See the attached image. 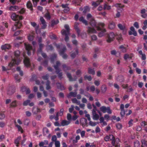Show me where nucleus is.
<instances>
[{
	"label": "nucleus",
	"mask_w": 147,
	"mask_h": 147,
	"mask_svg": "<svg viewBox=\"0 0 147 147\" xmlns=\"http://www.w3.org/2000/svg\"><path fill=\"white\" fill-rule=\"evenodd\" d=\"M35 34L33 32H31L28 36V39L30 41H32L33 40Z\"/></svg>",
	"instance_id": "15"
},
{
	"label": "nucleus",
	"mask_w": 147,
	"mask_h": 147,
	"mask_svg": "<svg viewBox=\"0 0 147 147\" xmlns=\"http://www.w3.org/2000/svg\"><path fill=\"white\" fill-rule=\"evenodd\" d=\"M5 115L3 112H0V119H2L5 118Z\"/></svg>",
	"instance_id": "48"
},
{
	"label": "nucleus",
	"mask_w": 147,
	"mask_h": 147,
	"mask_svg": "<svg viewBox=\"0 0 147 147\" xmlns=\"http://www.w3.org/2000/svg\"><path fill=\"white\" fill-rule=\"evenodd\" d=\"M15 89L12 87H9L7 91V94H11L14 92Z\"/></svg>",
	"instance_id": "21"
},
{
	"label": "nucleus",
	"mask_w": 147,
	"mask_h": 147,
	"mask_svg": "<svg viewBox=\"0 0 147 147\" xmlns=\"http://www.w3.org/2000/svg\"><path fill=\"white\" fill-rule=\"evenodd\" d=\"M19 9V7L17 6H11L9 8V10L10 11H16Z\"/></svg>",
	"instance_id": "19"
},
{
	"label": "nucleus",
	"mask_w": 147,
	"mask_h": 147,
	"mask_svg": "<svg viewBox=\"0 0 147 147\" xmlns=\"http://www.w3.org/2000/svg\"><path fill=\"white\" fill-rule=\"evenodd\" d=\"M120 50L122 52L125 53L126 52L127 49L125 45H121L119 47Z\"/></svg>",
	"instance_id": "13"
},
{
	"label": "nucleus",
	"mask_w": 147,
	"mask_h": 147,
	"mask_svg": "<svg viewBox=\"0 0 147 147\" xmlns=\"http://www.w3.org/2000/svg\"><path fill=\"white\" fill-rule=\"evenodd\" d=\"M20 54V51L18 50H17L15 52L14 55L16 57H18L19 56Z\"/></svg>",
	"instance_id": "57"
},
{
	"label": "nucleus",
	"mask_w": 147,
	"mask_h": 147,
	"mask_svg": "<svg viewBox=\"0 0 147 147\" xmlns=\"http://www.w3.org/2000/svg\"><path fill=\"white\" fill-rule=\"evenodd\" d=\"M115 36V35L113 32H111L107 35V41L108 42H110L113 41Z\"/></svg>",
	"instance_id": "6"
},
{
	"label": "nucleus",
	"mask_w": 147,
	"mask_h": 147,
	"mask_svg": "<svg viewBox=\"0 0 147 147\" xmlns=\"http://www.w3.org/2000/svg\"><path fill=\"white\" fill-rule=\"evenodd\" d=\"M100 111H102L104 113L107 112L109 114H111L112 113V111L110 109L109 107H106L104 106H102L100 108Z\"/></svg>",
	"instance_id": "4"
},
{
	"label": "nucleus",
	"mask_w": 147,
	"mask_h": 147,
	"mask_svg": "<svg viewBox=\"0 0 147 147\" xmlns=\"http://www.w3.org/2000/svg\"><path fill=\"white\" fill-rule=\"evenodd\" d=\"M88 72L89 73L93 75L95 74L94 71L93 69L90 68L88 69Z\"/></svg>",
	"instance_id": "49"
},
{
	"label": "nucleus",
	"mask_w": 147,
	"mask_h": 147,
	"mask_svg": "<svg viewBox=\"0 0 147 147\" xmlns=\"http://www.w3.org/2000/svg\"><path fill=\"white\" fill-rule=\"evenodd\" d=\"M40 20L42 24V28L43 29L45 28L46 26L47 25L45 20L43 17H41L40 18Z\"/></svg>",
	"instance_id": "14"
},
{
	"label": "nucleus",
	"mask_w": 147,
	"mask_h": 147,
	"mask_svg": "<svg viewBox=\"0 0 147 147\" xmlns=\"http://www.w3.org/2000/svg\"><path fill=\"white\" fill-rule=\"evenodd\" d=\"M94 27H88L87 30V32L89 34L95 33L97 32L96 30L94 28Z\"/></svg>",
	"instance_id": "8"
},
{
	"label": "nucleus",
	"mask_w": 147,
	"mask_h": 147,
	"mask_svg": "<svg viewBox=\"0 0 147 147\" xmlns=\"http://www.w3.org/2000/svg\"><path fill=\"white\" fill-rule=\"evenodd\" d=\"M25 11V9L24 8H22L20 11H18V13L22 14L24 13Z\"/></svg>",
	"instance_id": "62"
},
{
	"label": "nucleus",
	"mask_w": 147,
	"mask_h": 147,
	"mask_svg": "<svg viewBox=\"0 0 147 147\" xmlns=\"http://www.w3.org/2000/svg\"><path fill=\"white\" fill-rule=\"evenodd\" d=\"M67 75L68 78H69L70 81H75L77 79V77L76 76H75L74 78H72L71 77V74L69 73H67Z\"/></svg>",
	"instance_id": "18"
},
{
	"label": "nucleus",
	"mask_w": 147,
	"mask_h": 147,
	"mask_svg": "<svg viewBox=\"0 0 147 147\" xmlns=\"http://www.w3.org/2000/svg\"><path fill=\"white\" fill-rule=\"evenodd\" d=\"M93 115V119L95 120H98L99 117V115L98 114L96 113H94Z\"/></svg>",
	"instance_id": "31"
},
{
	"label": "nucleus",
	"mask_w": 147,
	"mask_h": 147,
	"mask_svg": "<svg viewBox=\"0 0 147 147\" xmlns=\"http://www.w3.org/2000/svg\"><path fill=\"white\" fill-rule=\"evenodd\" d=\"M118 26L119 28L121 30H124L125 28V26L121 24H119L118 25Z\"/></svg>",
	"instance_id": "42"
},
{
	"label": "nucleus",
	"mask_w": 147,
	"mask_h": 147,
	"mask_svg": "<svg viewBox=\"0 0 147 147\" xmlns=\"http://www.w3.org/2000/svg\"><path fill=\"white\" fill-rule=\"evenodd\" d=\"M24 62L25 65L27 67L29 66L30 65L29 59L27 57L25 56L24 55Z\"/></svg>",
	"instance_id": "12"
},
{
	"label": "nucleus",
	"mask_w": 147,
	"mask_h": 147,
	"mask_svg": "<svg viewBox=\"0 0 147 147\" xmlns=\"http://www.w3.org/2000/svg\"><path fill=\"white\" fill-rule=\"evenodd\" d=\"M25 47L26 50L27 51V53L28 55H30L31 54V52L30 51L32 49V46L28 44L25 43Z\"/></svg>",
	"instance_id": "7"
},
{
	"label": "nucleus",
	"mask_w": 147,
	"mask_h": 147,
	"mask_svg": "<svg viewBox=\"0 0 147 147\" xmlns=\"http://www.w3.org/2000/svg\"><path fill=\"white\" fill-rule=\"evenodd\" d=\"M64 28L66 30L63 29L61 31V33L62 35H65V40L66 42H67L69 40V38L68 36L70 34V28L68 25L66 24L64 26Z\"/></svg>",
	"instance_id": "1"
},
{
	"label": "nucleus",
	"mask_w": 147,
	"mask_h": 147,
	"mask_svg": "<svg viewBox=\"0 0 147 147\" xmlns=\"http://www.w3.org/2000/svg\"><path fill=\"white\" fill-rule=\"evenodd\" d=\"M15 24V25H16L17 28H20L22 26L21 23L19 21L16 22Z\"/></svg>",
	"instance_id": "45"
},
{
	"label": "nucleus",
	"mask_w": 147,
	"mask_h": 147,
	"mask_svg": "<svg viewBox=\"0 0 147 147\" xmlns=\"http://www.w3.org/2000/svg\"><path fill=\"white\" fill-rule=\"evenodd\" d=\"M31 25L34 28H35V30L37 31V30L38 29L39 26L37 25V24L35 22H30Z\"/></svg>",
	"instance_id": "23"
},
{
	"label": "nucleus",
	"mask_w": 147,
	"mask_h": 147,
	"mask_svg": "<svg viewBox=\"0 0 147 147\" xmlns=\"http://www.w3.org/2000/svg\"><path fill=\"white\" fill-rule=\"evenodd\" d=\"M16 126L18 128V131H20L21 133H22L23 132V131L20 126L17 124H16Z\"/></svg>",
	"instance_id": "41"
},
{
	"label": "nucleus",
	"mask_w": 147,
	"mask_h": 147,
	"mask_svg": "<svg viewBox=\"0 0 147 147\" xmlns=\"http://www.w3.org/2000/svg\"><path fill=\"white\" fill-rule=\"evenodd\" d=\"M21 138V137L20 136L18 137L15 140V143L16 144L17 146H18V144H19V141Z\"/></svg>",
	"instance_id": "30"
},
{
	"label": "nucleus",
	"mask_w": 147,
	"mask_h": 147,
	"mask_svg": "<svg viewBox=\"0 0 147 147\" xmlns=\"http://www.w3.org/2000/svg\"><path fill=\"white\" fill-rule=\"evenodd\" d=\"M63 68L64 71H66L67 70H68L70 69L69 67H67L65 65H63Z\"/></svg>",
	"instance_id": "50"
},
{
	"label": "nucleus",
	"mask_w": 147,
	"mask_h": 147,
	"mask_svg": "<svg viewBox=\"0 0 147 147\" xmlns=\"http://www.w3.org/2000/svg\"><path fill=\"white\" fill-rule=\"evenodd\" d=\"M11 106L12 107H14L17 106L16 101V100L13 102L11 104Z\"/></svg>",
	"instance_id": "61"
},
{
	"label": "nucleus",
	"mask_w": 147,
	"mask_h": 147,
	"mask_svg": "<svg viewBox=\"0 0 147 147\" xmlns=\"http://www.w3.org/2000/svg\"><path fill=\"white\" fill-rule=\"evenodd\" d=\"M26 6L30 10H33L32 4L30 1H28L27 2Z\"/></svg>",
	"instance_id": "27"
},
{
	"label": "nucleus",
	"mask_w": 147,
	"mask_h": 147,
	"mask_svg": "<svg viewBox=\"0 0 147 147\" xmlns=\"http://www.w3.org/2000/svg\"><path fill=\"white\" fill-rule=\"evenodd\" d=\"M71 100L72 102L74 103H76L78 105L80 104V101L78 100L76 98H73Z\"/></svg>",
	"instance_id": "32"
},
{
	"label": "nucleus",
	"mask_w": 147,
	"mask_h": 147,
	"mask_svg": "<svg viewBox=\"0 0 147 147\" xmlns=\"http://www.w3.org/2000/svg\"><path fill=\"white\" fill-rule=\"evenodd\" d=\"M78 24L77 23H76L74 24V28L78 33L79 32V30L78 27Z\"/></svg>",
	"instance_id": "47"
},
{
	"label": "nucleus",
	"mask_w": 147,
	"mask_h": 147,
	"mask_svg": "<svg viewBox=\"0 0 147 147\" xmlns=\"http://www.w3.org/2000/svg\"><path fill=\"white\" fill-rule=\"evenodd\" d=\"M54 144L55 147H60V142L59 141H55Z\"/></svg>",
	"instance_id": "43"
},
{
	"label": "nucleus",
	"mask_w": 147,
	"mask_h": 147,
	"mask_svg": "<svg viewBox=\"0 0 147 147\" xmlns=\"http://www.w3.org/2000/svg\"><path fill=\"white\" fill-rule=\"evenodd\" d=\"M143 24L142 28L144 30H145L147 28V20H145L143 22Z\"/></svg>",
	"instance_id": "33"
},
{
	"label": "nucleus",
	"mask_w": 147,
	"mask_h": 147,
	"mask_svg": "<svg viewBox=\"0 0 147 147\" xmlns=\"http://www.w3.org/2000/svg\"><path fill=\"white\" fill-rule=\"evenodd\" d=\"M79 20L80 21L82 22L85 25H88V24L87 21L84 19L83 17L82 16L80 17L79 19Z\"/></svg>",
	"instance_id": "26"
},
{
	"label": "nucleus",
	"mask_w": 147,
	"mask_h": 147,
	"mask_svg": "<svg viewBox=\"0 0 147 147\" xmlns=\"http://www.w3.org/2000/svg\"><path fill=\"white\" fill-rule=\"evenodd\" d=\"M95 100L96 101L95 102L96 105L98 107H100L101 106V104L98 101V99L97 98H96Z\"/></svg>",
	"instance_id": "39"
},
{
	"label": "nucleus",
	"mask_w": 147,
	"mask_h": 147,
	"mask_svg": "<svg viewBox=\"0 0 147 147\" xmlns=\"http://www.w3.org/2000/svg\"><path fill=\"white\" fill-rule=\"evenodd\" d=\"M130 31L129 32V34L131 35L133 34L134 36H136L137 33L135 31L134 28L133 26H131L130 28Z\"/></svg>",
	"instance_id": "9"
},
{
	"label": "nucleus",
	"mask_w": 147,
	"mask_h": 147,
	"mask_svg": "<svg viewBox=\"0 0 147 147\" xmlns=\"http://www.w3.org/2000/svg\"><path fill=\"white\" fill-rule=\"evenodd\" d=\"M84 78L85 80L87 79L89 81H90L92 80V78L90 76H85Z\"/></svg>",
	"instance_id": "60"
},
{
	"label": "nucleus",
	"mask_w": 147,
	"mask_h": 147,
	"mask_svg": "<svg viewBox=\"0 0 147 147\" xmlns=\"http://www.w3.org/2000/svg\"><path fill=\"white\" fill-rule=\"evenodd\" d=\"M104 140L106 142L109 141V140L112 141V145L116 147H118V145L115 143V138L112 135H110L109 136L107 135L104 138Z\"/></svg>",
	"instance_id": "3"
},
{
	"label": "nucleus",
	"mask_w": 147,
	"mask_h": 147,
	"mask_svg": "<svg viewBox=\"0 0 147 147\" xmlns=\"http://www.w3.org/2000/svg\"><path fill=\"white\" fill-rule=\"evenodd\" d=\"M86 18L87 20H89L90 21L94 19L92 15L90 13L88 14L87 15Z\"/></svg>",
	"instance_id": "37"
},
{
	"label": "nucleus",
	"mask_w": 147,
	"mask_h": 147,
	"mask_svg": "<svg viewBox=\"0 0 147 147\" xmlns=\"http://www.w3.org/2000/svg\"><path fill=\"white\" fill-rule=\"evenodd\" d=\"M11 18L14 21L22 20L23 19V17L22 16L17 15L15 13H13L12 14Z\"/></svg>",
	"instance_id": "5"
},
{
	"label": "nucleus",
	"mask_w": 147,
	"mask_h": 147,
	"mask_svg": "<svg viewBox=\"0 0 147 147\" xmlns=\"http://www.w3.org/2000/svg\"><path fill=\"white\" fill-rule=\"evenodd\" d=\"M77 94V92H71L67 95V97H69L70 96H71L74 97H75L76 96Z\"/></svg>",
	"instance_id": "29"
},
{
	"label": "nucleus",
	"mask_w": 147,
	"mask_h": 147,
	"mask_svg": "<svg viewBox=\"0 0 147 147\" xmlns=\"http://www.w3.org/2000/svg\"><path fill=\"white\" fill-rule=\"evenodd\" d=\"M30 101L29 100H27L24 102L23 103V105L24 106H26L28 105V103H30Z\"/></svg>",
	"instance_id": "63"
},
{
	"label": "nucleus",
	"mask_w": 147,
	"mask_h": 147,
	"mask_svg": "<svg viewBox=\"0 0 147 147\" xmlns=\"http://www.w3.org/2000/svg\"><path fill=\"white\" fill-rule=\"evenodd\" d=\"M90 24L92 27H95L97 30H100V27H103L105 26L104 24L102 23H99L97 25L94 19L90 21Z\"/></svg>",
	"instance_id": "2"
},
{
	"label": "nucleus",
	"mask_w": 147,
	"mask_h": 147,
	"mask_svg": "<svg viewBox=\"0 0 147 147\" xmlns=\"http://www.w3.org/2000/svg\"><path fill=\"white\" fill-rule=\"evenodd\" d=\"M100 82L99 80H95L94 81V83L96 86H98L100 84Z\"/></svg>",
	"instance_id": "64"
},
{
	"label": "nucleus",
	"mask_w": 147,
	"mask_h": 147,
	"mask_svg": "<svg viewBox=\"0 0 147 147\" xmlns=\"http://www.w3.org/2000/svg\"><path fill=\"white\" fill-rule=\"evenodd\" d=\"M111 6L109 5H107V4H105L104 5V9H107L109 10L111 9Z\"/></svg>",
	"instance_id": "53"
},
{
	"label": "nucleus",
	"mask_w": 147,
	"mask_h": 147,
	"mask_svg": "<svg viewBox=\"0 0 147 147\" xmlns=\"http://www.w3.org/2000/svg\"><path fill=\"white\" fill-rule=\"evenodd\" d=\"M103 27H100V30H101V32L99 33L98 36L100 37H101L104 36L105 34V32H106V30Z\"/></svg>",
	"instance_id": "10"
},
{
	"label": "nucleus",
	"mask_w": 147,
	"mask_h": 147,
	"mask_svg": "<svg viewBox=\"0 0 147 147\" xmlns=\"http://www.w3.org/2000/svg\"><path fill=\"white\" fill-rule=\"evenodd\" d=\"M140 144L138 141H136L134 142V147H140Z\"/></svg>",
	"instance_id": "44"
},
{
	"label": "nucleus",
	"mask_w": 147,
	"mask_h": 147,
	"mask_svg": "<svg viewBox=\"0 0 147 147\" xmlns=\"http://www.w3.org/2000/svg\"><path fill=\"white\" fill-rule=\"evenodd\" d=\"M90 8L88 6H86L84 8V10L83 11V13H85L87 12H89L90 11Z\"/></svg>",
	"instance_id": "36"
},
{
	"label": "nucleus",
	"mask_w": 147,
	"mask_h": 147,
	"mask_svg": "<svg viewBox=\"0 0 147 147\" xmlns=\"http://www.w3.org/2000/svg\"><path fill=\"white\" fill-rule=\"evenodd\" d=\"M116 127L117 129H120L122 128V125L120 123H117L116 125Z\"/></svg>",
	"instance_id": "59"
},
{
	"label": "nucleus",
	"mask_w": 147,
	"mask_h": 147,
	"mask_svg": "<svg viewBox=\"0 0 147 147\" xmlns=\"http://www.w3.org/2000/svg\"><path fill=\"white\" fill-rule=\"evenodd\" d=\"M61 6L63 8H65L64 10V11L65 12H67L69 11V8L68 7V4H62V5Z\"/></svg>",
	"instance_id": "22"
},
{
	"label": "nucleus",
	"mask_w": 147,
	"mask_h": 147,
	"mask_svg": "<svg viewBox=\"0 0 147 147\" xmlns=\"http://www.w3.org/2000/svg\"><path fill=\"white\" fill-rule=\"evenodd\" d=\"M109 27L111 29H113L115 27V23L113 22H110L109 24Z\"/></svg>",
	"instance_id": "28"
},
{
	"label": "nucleus",
	"mask_w": 147,
	"mask_h": 147,
	"mask_svg": "<svg viewBox=\"0 0 147 147\" xmlns=\"http://www.w3.org/2000/svg\"><path fill=\"white\" fill-rule=\"evenodd\" d=\"M70 123V121H69L68 120L67 121L66 120H63L61 122V125L62 126L67 125L69 124Z\"/></svg>",
	"instance_id": "17"
},
{
	"label": "nucleus",
	"mask_w": 147,
	"mask_h": 147,
	"mask_svg": "<svg viewBox=\"0 0 147 147\" xmlns=\"http://www.w3.org/2000/svg\"><path fill=\"white\" fill-rule=\"evenodd\" d=\"M78 51L77 50H76V53H72L71 55V56L72 58H74L78 54Z\"/></svg>",
	"instance_id": "40"
},
{
	"label": "nucleus",
	"mask_w": 147,
	"mask_h": 147,
	"mask_svg": "<svg viewBox=\"0 0 147 147\" xmlns=\"http://www.w3.org/2000/svg\"><path fill=\"white\" fill-rule=\"evenodd\" d=\"M11 48V46L9 44H5L1 46V48L2 50L9 49Z\"/></svg>",
	"instance_id": "16"
},
{
	"label": "nucleus",
	"mask_w": 147,
	"mask_h": 147,
	"mask_svg": "<svg viewBox=\"0 0 147 147\" xmlns=\"http://www.w3.org/2000/svg\"><path fill=\"white\" fill-rule=\"evenodd\" d=\"M20 62V60H19L18 61H16L15 59H13L11 61V62L9 64V66L11 67L16 64L18 65L19 64Z\"/></svg>",
	"instance_id": "11"
},
{
	"label": "nucleus",
	"mask_w": 147,
	"mask_h": 147,
	"mask_svg": "<svg viewBox=\"0 0 147 147\" xmlns=\"http://www.w3.org/2000/svg\"><path fill=\"white\" fill-rule=\"evenodd\" d=\"M124 58L125 60H126L128 59L131 58V56L130 55H129L128 54H126L124 55Z\"/></svg>",
	"instance_id": "38"
},
{
	"label": "nucleus",
	"mask_w": 147,
	"mask_h": 147,
	"mask_svg": "<svg viewBox=\"0 0 147 147\" xmlns=\"http://www.w3.org/2000/svg\"><path fill=\"white\" fill-rule=\"evenodd\" d=\"M107 87L105 85H102L101 87V90L102 93H105L107 91Z\"/></svg>",
	"instance_id": "24"
},
{
	"label": "nucleus",
	"mask_w": 147,
	"mask_h": 147,
	"mask_svg": "<svg viewBox=\"0 0 147 147\" xmlns=\"http://www.w3.org/2000/svg\"><path fill=\"white\" fill-rule=\"evenodd\" d=\"M117 80L120 82H122L124 80V78L122 76H118L116 79Z\"/></svg>",
	"instance_id": "34"
},
{
	"label": "nucleus",
	"mask_w": 147,
	"mask_h": 147,
	"mask_svg": "<svg viewBox=\"0 0 147 147\" xmlns=\"http://www.w3.org/2000/svg\"><path fill=\"white\" fill-rule=\"evenodd\" d=\"M45 17L47 20H49L50 18V16L48 13H46L45 15Z\"/></svg>",
	"instance_id": "52"
},
{
	"label": "nucleus",
	"mask_w": 147,
	"mask_h": 147,
	"mask_svg": "<svg viewBox=\"0 0 147 147\" xmlns=\"http://www.w3.org/2000/svg\"><path fill=\"white\" fill-rule=\"evenodd\" d=\"M142 146L145 147L147 145V142L146 141L144 140H143L142 141Z\"/></svg>",
	"instance_id": "46"
},
{
	"label": "nucleus",
	"mask_w": 147,
	"mask_h": 147,
	"mask_svg": "<svg viewBox=\"0 0 147 147\" xmlns=\"http://www.w3.org/2000/svg\"><path fill=\"white\" fill-rule=\"evenodd\" d=\"M96 123L95 122H92L90 121L89 122L90 125L92 126H95L96 125Z\"/></svg>",
	"instance_id": "54"
},
{
	"label": "nucleus",
	"mask_w": 147,
	"mask_h": 147,
	"mask_svg": "<svg viewBox=\"0 0 147 147\" xmlns=\"http://www.w3.org/2000/svg\"><path fill=\"white\" fill-rule=\"evenodd\" d=\"M50 82L49 81H47L46 83V89L47 90H48L51 88L50 86L49 85Z\"/></svg>",
	"instance_id": "55"
},
{
	"label": "nucleus",
	"mask_w": 147,
	"mask_h": 147,
	"mask_svg": "<svg viewBox=\"0 0 147 147\" xmlns=\"http://www.w3.org/2000/svg\"><path fill=\"white\" fill-rule=\"evenodd\" d=\"M100 4V3L97 2V1L96 2H93L92 3V5L94 7H96L97 6Z\"/></svg>",
	"instance_id": "51"
},
{
	"label": "nucleus",
	"mask_w": 147,
	"mask_h": 147,
	"mask_svg": "<svg viewBox=\"0 0 147 147\" xmlns=\"http://www.w3.org/2000/svg\"><path fill=\"white\" fill-rule=\"evenodd\" d=\"M134 26L137 29H138L139 28V24L137 22H135L134 24Z\"/></svg>",
	"instance_id": "58"
},
{
	"label": "nucleus",
	"mask_w": 147,
	"mask_h": 147,
	"mask_svg": "<svg viewBox=\"0 0 147 147\" xmlns=\"http://www.w3.org/2000/svg\"><path fill=\"white\" fill-rule=\"evenodd\" d=\"M43 133L44 135H46L49 133V131L48 129L45 127L43 129Z\"/></svg>",
	"instance_id": "35"
},
{
	"label": "nucleus",
	"mask_w": 147,
	"mask_h": 147,
	"mask_svg": "<svg viewBox=\"0 0 147 147\" xmlns=\"http://www.w3.org/2000/svg\"><path fill=\"white\" fill-rule=\"evenodd\" d=\"M67 120L70 121L71 119V116L70 113H68L67 115Z\"/></svg>",
	"instance_id": "56"
},
{
	"label": "nucleus",
	"mask_w": 147,
	"mask_h": 147,
	"mask_svg": "<svg viewBox=\"0 0 147 147\" xmlns=\"http://www.w3.org/2000/svg\"><path fill=\"white\" fill-rule=\"evenodd\" d=\"M56 65H55L54 66V67L55 69L56 70V71L57 73V74H58V73L59 72V70H58V67L60 65V62L57 61L56 62Z\"/></svg>",
	"instance_id": "25"
},
{
	"label": "nucleus",
	"mask_w": 147,
	"mask_h": 147,
	"mask_svg": "<svg viewBox=\"0 0 147 147\" xmlns=\"http://www.w3.org/2000/svg\"><path fill=\"white\" fill-rule=\"evenodd\" d=\"M66 50V48L65 47L63 48V51L61 50L59 51V53H60V54L61 55H62L63 58L65 59H66L67 57V56L66 54H63V51H65Z\"/></svg>",
	"instance_id": "20"
}]
</instances>
